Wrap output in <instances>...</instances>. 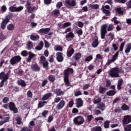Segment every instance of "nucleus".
I'll use <instances>...</instances> for the list:
<instances>
[{"mask_svg":"<svg viewBox=\"0 0 131 131\" xmlns=\"http://www.w3.org/2000/svg\"><path fill=\"white\" fill-rule=\"evenodd\" d=\"M73 73V69H68L64 71V81L66 86H71L70 82L69 81V74Z\"/></svg>","mask_w":131,"mask_h":131,"instance_id":"f257e3e1","label":"nucleus"},{"mask_svg":"<svg viewBox=\"0 0 131 131\" xmlns=\"http://www.w3.org/2000/svg\"><path fill=\"white\" fill-rule=\"evenodd\" d=\"M108 75L111 77H119V70L117 68H114L110 70Z\"/></svg>","mask_w":131,"mask_h":131,"instance_id":"f03ea898","label":"nucleus"},{"mask_svg":"<svg viewBox=\"0 0 131 131\" xmlns=\"http://www.w3.org/2000/svg\"><path fill=\"white\" fill-rule=\"evenodd\" d=\"M74 123L77 125H81L84 122V119L81 116H78L73 119Z\"/></svg>","mask_w":131,"mask_h":131,"instance_id":"7ed1b4c3","label":"nucleus"},{"mask_svg":"<svg viewBox=\"0 0 131 131\" xmlns=\"http://www.w3.org/2000/svg\"><path fill=\"white\" fill-rule=\"evenodd\" d=\"M39 62L40 64H42L43 68L48 69L49 63L48 62V61H47V60L46 59V57H45L44 56H40Z\"/></svg>","mask_w":131,"mask_h":131,"instance_id":"20e7f679","label":"nucleus"},{"mask_svg":"<svg viewBox=\"0 0 131 131\" xmlns=\"http://www.w3.org/2000/svg\"><path fill=\"white\" fill-rule=\"evenodd\" d=\"M21 57L19 55L13 57L10 60L11 65H15L21 61Z\"/></svg>","mask_w":131,"mask_h":131,"instance_id":"39448f33","label":"nucleus"},{"mask_svg":"<svg viewBox=\"0 0 131 131\" xmlns=\"http://www.w3.org/2000/svg\"><path fill=\"white\" fill-rule=\"evenodd\" d=\"M107 24L103 25L101 29V37L102 39L105 38V35L107 33Z\"/></svg>","mask_w":131,"mask_h":131,"instance_id":"423d86ee","label":"nucleus"},{"mask_svg":"<svg viewBox=\"0 0 131 131\" xmlns=\"http://www.w3.org/2000/svg\"><path fill=\"white\" fill-rule=\"evenodd\" d=\"M110 6L109 5H103L101 8L102 12L106 14V16H110Z\"/></svg>","mask_w":131,"mask_h":131,"instance_id":"0eeeda50","label":"nucleus"},{"mask_svg":"<svg viewBox=\"0 0 131 131\" xmlns=\"http://www.w3.org/2000/svg\"><path fill=\"white\" fill-rule=\"evenodd\" d=\"M23 9H24V7L23 6H19L18 7L11 6L9 8V11L10 12H21Z\"/></svg>","mask_w":131,"mask_h":131,"instance_id":"6e6552de","label":"nucleus"},{"mask_svg":"<svg viewBox=\"0 0 131 131\" xmlns=\"http://www.w3.org/2000/svg\"><path fill=\"white\" fill-rule=\"evenodd\" d=\"M8 22H10V18L8 16H6L5 19H4L1 24V28L3 30H5L6 29V26H7V24Z\"/></svg>","mask_w":131,"mask_h":131,"instance_id":"1a4fd4ad","label":"nucleus"},{"mask_svg":"<svg viewBox=\"0 0 131 131\" xmlns=\"http://www.w3.org/2000/svg\"><path fill=\"white\" fill-rule=\"evenodd\" d=\"M131 122V117L129 115H126L124 116V118L122 120L123 124H128V123H130Z\"/></svg>","mask_w":131,"mask_h":131,"instance_id":"9d476101","label":"nucleus"},{"mask_svg":"<svg viewBox=\"0 0 131 131\" xmlns=\"http://www.w3.org/2000/svg\"><path fill=\"white\" fill-rule=\"evenodd\" d=\"M65 101L61 100L56 105L57 110H61V109H63L64 106H65Z\"/></svg>","mask_w":131,"mask_h":131,"instance_id":"9b49d317","label":"nucleus"},{"mask_svg":"<svg viewBox=\"0 0 131 131\" xmlns=\"http://www.w3.org/2000/svg\"><path fill=\"white\" fill-rule=\"evenodd\" d=\"M56 59L58 62H63L64 58L63 57V54L61 52H57L56 54Z\"/></svg>","mask_w":131,"mask_h":131,"instance_id":"f8f14e48","label":"nucleus"},{"mask_svg":"<svg viewBox=\"0 0 131 131\" xmlns=\"http://www.w3.org/2000/svg\"><path fill=\"white\" fill-rule=\"evenodd\" d=\"M9 106L10 110L11 111H13L14 113H17L18 112V110L16 108V106H15V104L13 102H10L9 103Z\"/></svg>","mask_w":131,"mask_h":131,"instance_id":"ddd939ff","label":"nucleus"},{"mask_svg":"<svg viewBox=\"0 0 131 131\" xmlns=\"http://www.w3.org/2000/svg\"><path fill=\"white\" fill-rule=\"evenodd\" d=\"M9 79V74H5V72H2L0 73V79H2L3 81L5 80H7V79Z\"/></svg>","mask_w":131,"mask_h":131,"instance_id":"4468645a","label":"nucleus"},{"mask_svg":"<svg viewBox=\"0 0 131 131\" xmlns=\"http://www.w3.org/2000/svg\"><path fill=\"white\" fill-rule=\"evenodd\" d=\"M73 54H74V49L71 47H69L67 52V56L70 58Z\"/></svg>","mask_w":131,"mask_h":131,"instance_id":"2eb2a0df","label":"nucleus"},{"mask_svg":"<svg viewBox=\"0 0 131 131\" xmlns=\"http://www.w3.org/2000/svg\"><path fill=\"white\" fill-rule=\"evenodd\" d=\"M98 46H99V40H98V37H97V36H95L94 37V40L92 43V47L93 48H97Z\"/></svg>","mask_w":131,"mask_h":131,"instance_id":"dca6fc26","label":"nucleus"},{"mask_svg":"<svg viewBox=\"0 0 131 131\" xmlns=\"http://www.w3.org/2000/svg\"><path fill=\"white\" fill-rule=\"evenodd\" d=\"M83 106V101L81 100V98H78L76 99V107L77 108H80Z\"/></svg>","mask_w":131,"mask_h":131,"instance_id":"f3484780","label":"nucleus"},{"mask_svg":"<svg viewBox=\"0 0 131 131\" xmlns=\"http://www.w3.org/2000/svg\"><path fill=\"white\" fill-rule=\"evenodd\" d=\"M66 4L70 7H74L76 5L75 1L74 0H66Z\"/></svg>","mask_w":131,"mask_h":131,"instance_id":"a211bd4d","label":"nucleus"},{"mask_svg":"<svg viewBox=\"0 0 131 131\" xmlns=\"http://www.w3.org/2000/svg\"><path fill=\"white\" fill-rule=\"evenodd\" d=\"M73 57L74 59H75V61H79V60L80 59V58H81V53H75Z\"/></svg>","mask_w":131,"mask_h":131,"instance_id":"6ab92c4d","label":"nucleus"},{"mask_svg":"<svg viewBox=\"0 0 131 131\" xmlns=\"http://www.w3.org/2000/svg\"><path fill=\"white\" fill-rule=\"evenodd\" d=\"M50 28H42L40 29L39 32L40 33H43L44 34H48L49 32H50Z\"/></svg>","mask_w":131,"mask_h":131,"instance_id":"aec40b11","label":"nucleus"},{"mask_svg":"<svg viewBox=\"0 0 131 131\" xmlns=\"http://www.w3.org/2000/svg\"><path fill=\"white\" fill-rule=\"evenodd\" d=\"M35 57V54H33L32 52L29 53V56L28 58L27 59V61L28 62H31V60H32L33 58H34Z\"/></svg>","mask_w":131,"mask_h":131,"instance_id":"412c9836","label":"nucleus"},{"mask_svg":"<svg viewBox=\"0 0 131 131\" xmlns=\"http://www.w3.org/2000/svg\"><path fill=\"white\" fill-rule=\"evenodd\" d=\"M130 51H131V43H128L126 45L125 53L126 54H127V53H129V52H130Z\"/></svg>","mask_w":131,"mask_h":131,"instance_id":"4be33fe9","label":"nucleus"},{"mask_svg":"<svg viewBox=\"0 0 131 131\" xmlns=\"http://www.w3.org/2000/svg\"><path fill=\"white\" fill-rule=\"evenodd\" d=\"M98 106L97 107V109H100L102 111H104L105 110V108H106V105H105V103H100L98 105Z\"/></svg>","mask_w":131,"mask_h":131,"instance_id":"5701e85b","label":"nucleus"},{"mask_svg":"<svg viewBox=\"0 0 131 131\" xmlns=\"http://www.w3.org/2000/svg\"><path fill=\"white\" fill-rule=\"evenodd\" d=\"M7 29L9 31H13L14 29H15V25L13 24H10L7 25Z\"/></svg>","mask_w":131,"mask_h":131,"instance_id":"b1692460","label":"nucleus"},{"mask_svg":"<svg viewBox=\"0 0 131 131\" xmlns=\"http://www.w3.org/2000/svg\"><path fill=\"white\" fill-rule=\"evenodd\" d=\"M55 93L57 96H62L64 95V92L61 91V89H57L55 90Z\"/></svg>","mask_w":131,"mask_h":131,"instance_id":"393cba45","label":"nucleus"},{"mask_svg":"<svg viewBox=\"0 0 131 131\" xmlns=\"http://www.w3.org/2000/svg\"><path fill=\"white\" fill-rule=\"evenodd\" d=\"M94 104H98V103H100L102 100L101 98L98 97V96H96L94 99H93Z\"/></svg>","mask_w":131,"mask_h":131,"instance_id":"a878e982","label":"nucleus"},{"mask_svg":"<svg viewBox=\"0 0 131 131\" xmlns=\"http://www.w3.org/2000/svg\"><path fill=\"white\" fill-rule=\"evenodd\" d=\"M30 39L31 40H34V41L36 40H38L39 39V36L38 35H31Z\"/></svg>","mask_w":131,"mask_h":131,"instance_id":"bb28decb","label":"nucleus"},{"mask_svg":"<svg viewBox=\"0 0 131 131\" xmlns=\"http://www.w3.org/2000/svg\"><path fill=\"white\" fill-rule=\"evenodd\" d=\"M52 96V93H48L45 94L42 98V101H46V100H48L50 97Z\"/></svg>","mask_w":131,"mask_h":131,"instance_id":"cd10ccee","label":"nucleus"},{"mask_svg":"<svg viewBox=\"0 0 131 131\" xmlns=\"http://www.w3.org/2000/svg\"><path fill=\"white\" fill-rule=\"evenodd\" d=\"M17 83L19 85H21V86H26V83H25V81L23 80H18L17 81Z\"/></svg>","mask_w":131,"mask_h":131,"instance_id":"c85d7f7f","label":"nucleus"},{"mask_svg":"<svg viewBox=\"0 0 131 131\" xmlns=\"http://www.w3.org/2000/svg\"><path fill=\"white\" fill-rule=\"evenodd\" d=\"M107 38L112 41L113 39H114V34L113 33H110L108 34L107 35Z\"/></svg>","mask_w":131,"mask_h":131,"instance_id":"c756f323","label":"nucleus"},{"mask_svg":"<svg viewBox=\"0 0 131 131\" xmlns=\"http://www.w3.org/2000/svg\"><path fill=\"white\" fill-rule=\"evenodd\" d=\"M115 94H116V91H115V90H110L106 93V95L110 96H114Z\"/></svg>","mask_w":131,"mask_h":131,"instance_id":"7c9ffc66","label":"nucleus"},{"mask_svg":"<svg viewBox=\"0 0 131 131\" xmlns=\"http://www.w3.org/2000/svg\"><path fill=\"white\" fill-rule=\"evenodd\" d=\"M118 55H119V52H117L115 55H113L112 57V60L114 61L115 62L116 60H117V57H118Z\"/></svg>","mask_w":131,"mask_h":131,"instance_id":"2f4dec72","label":"nucleus"},{"mask_svg":"<svg viewBox=\"0 0 131 131\" xmlns=\"http://www.w3.org/2000/svg\"><path fill=\"white\" fill-rule=\"evenodd\" d=\"M73 38L74 37V34L72 32H69L68 34L66 35V38L68 39V38Z\"/></svg>","mask_w":131,"mask_h":131,"instance_id":"473e14b6","label":"nucleus"},{"mask_svg":"<svg viewBox=\"0 0 131 131\" xmlns=\"http://www.w3.org/2000/svg\"><path fill=\"white\" fill-rule=\"evenodd\" d=\"M106 91L107 89L106 88H103L102 86L99 87V93H100V94H105Z\"/></svg>","mask_w":131,"mask_h":131,"instance_id":"72a5a7b5","label":"nucleus"},{"mask_svg":"<svg viewBox=\"0 0 131 131\" xmlns=\"http://www.w3.org/2000/svg\"><path fill=\"white\" fill-rule=\"evenodd\" d=\"M31 68L34 71H37L39 70V68H38L37 64H33L31 66Z\"/></svg>","mask_w":131,"mask_h":131,"instance_id":"f704fd0d","label":"nucleus"},{"mask_svg":"<svg viewBox=\"0 0 131 131\" xmlns=\"http://www.w3.org/2000/svg\"><path fill=\"white\" fill-rule=\"evenodd\" d=\"M52 13L54 16H58L60 15V10L55 9L53 11Z\"/></svg>","mask_w":131,"mask_h":131,"instance_id":"c9c22d12","label":"nucleus"},{"mask_svg":"<svg viewBox=\"0 0 131 131\" xmlns=\"http://www.w3.org/2000/svg\"><path fill=\"white\" fill-rule=\"evenodd\" d=\"M121 109L122 110H123V111H126L129 109V107H128L126 104H124L122 105Z\"/></svg>","mask_w":131,"mask_h":131,"instance_id":"e433bc0d","label":"nucleus"},{"mask_svg":"<svg viewBox=\"0 0 131 131\" xmlns=\"http://www.w3.org/2000/svg\"><path fill=\"white\" fill-rule=\"evenodd\" d=\"M54 50L55 51H63V48H62V47L59 45H56L54 47Z\"/></svg>","mask_w":131,"mask_h":131,"instance_id":"4c0bfd02","label":"nucleus"},{"mask_svg":"<svg viewBox=\"0 0 131 131\" xmlns=\"http://www.w3.org/2000/svg\"><path fill=\"white\" fill-rule=\"evenodd\" d=\"M93 119H94V116H93V115H90L87 116L86 120H87V121H88V122L92 121V120H93Z\"/></svg>","mask_w":131,"mask_h":131,"instance_id":"58836bf2","label":"nucleus"},{"mask_svg":"<svg viewBox=\"0 0 131 131\" xmlns=\"http://www.w3.org/2000/svg\"><path fill=\"white\" fill-rule=\"evenodd\" d=\"M45 104H47V101H39L38 106L39 108H42L43 106H45Z\"/></svg>","mask_w":131,"mask_h":131,"instance_id":"ea45409f","label":"nucleus"},{"mask_svg":"<svg viewBox=\"0 0 131 131\" xmlns=\"http://www.w3.org/2000/svg\"><path fill=\"white\" fill-rule=\"evenodd\" d=\"M32 48V42L31 41H29L27 44L26 49L27 50H30Z\"/></svg>","mask_w":131,"mask_h":131,"instance_id":"a19ab883","label":"nucleus"},{"mask_svg":"<svg viewBox=\"0 0 131 131\" xmlns=\"http://www.w3.org/2000/svg\"><path fill=\"white\" fill-rule=\"evenodd\" d=\"M90 6L92 9H99V5L98 4H91Z\"/></svg>","mask_w":131,"mask_h":131,"instance_id":"79ce46f5","label":"nucleus"},{"mask_svg":"<svg viewBox=\"0 0 131 131\" xmlns=\"http://www.w3.org/2000/svg\"><path fill=\"white\" fill-rule=\"evenodd\" d=\"M30 3L29 2H27V9H28V12H29L30 13L31 12V11H32V8H31V7H30Z\"/></svg>","mask_w":131,"mask_h":131,"instance_id":"37998d69","label":"nucleus"},{"mask_svg":"<svg viewBox=\"0 0 131 131\" xmlns=\"http://www.w3.org/2000/svg\"><path fill=\"white\" fill-rule=\"evenodd\" d=\"M92 131H102V128L100 126L93 127L92 129Z\"/></svg>","mask_w":131,"mask_h":131,"instance_id":"c03bdc74","label":"nucleus"},{"mask_svg":"<svg viewBox=\"0 0 131 131\" xmlns=\"http://www.w3.org/2000/svg\"><path fill=\"white\" fill-rule=\"evenodd\" d=\"M70 25H71V23H70L69 22L66 23L63 25H62V28L63 29H65V28H66V27H68L69 26H70Z\"/></svg>","mask_w":131,"mask_h":131,"instance_id":"a18cd8bd","label":"nucleus"},{"mask_svg":"<svg viewBox=\"0 0 131 131\" xmlns=\"http://www.w3.org/2000/svg\"><path fill=\"white\" fill-rule=\"evenodd\" d=\"M109 123H110V121H106L104 124V128H108L109 127Z\"/></svg>","mask_w":131,"mask_h":131,"instance_id":"49530a36","label":"nucleus"},{"mask_svg":"<svg viewBox=\"0 0 131 131\" xmlns=\"http://www.w3.org/2000/svg\"><path fill=\"white\" fill-rule=\"evenodd\" d=\"M49 80H50V81H52L53 82L55 81V80H56V78H55L54 76L50 75L49 76Z\"/></svg>","mask_w":131,"mask_h":131,"instance_id":"de8ad7c7","label":"nucleus"},{"mask_svg":"<svg viewBox=\"0 0 131 131\" xmlns=\"http://www.w3.org/2000/svg\"><path fill=\"white\" fill-rule=\"evenodd\" d=\"M92 60H93V56L90 55L85 58V62H90Z\"/></svg>","mask_w":131,"mask_h":131,"instance_id":"09e8293b","label":"nucleus"},{"mask_svg":"<svg viewBox=\"0 0 131 131\" xmlns=\"http://www.w3.org/2000/svg\"><path fill=\"white\" fill-rule=\"evenodd\" d=\"M125 131H131V124L127 125L125 128H124Z\"/></svg>","mask_w":131,"mask_h":131,"instance_id":"8fccbe9b","label":"nucleus"},{"mask_svg":"<svg viewBox=\"0 0 131 131\" xmlns=\"http://www.w3.org/2000/svg\"><path fill=\"white\" fill-rule=\"evenodd\" d=\"M15 119L17 121V124H21L22 121H21V118L20 117H16Z\"/></svg>","mask_w":131,"mask_h":131,"instance_id":"3c124183","label":"nucleus"},{"mask_svg":"<svg viewBox=\"0 0 131 131\" xmlns=\"http://www.w3.org/2000/svg\"><path fill=\"white\" fill-rule=\"evenodd\" d=\"M53 120H54V117H53V116H50L48 118L47 122H49V123H50L52 122V121H53Z\"/></svg>","mask_w":131,"mask_h":131,"instance_id":"603ef678","label":"nucleus"},{"mask_svg":"<svg viewBox=\"0 0 131 131\" xmlns=\"http://www.w3.org/2000/svg\"><path fill=\"white\" fill-rule=\"evenodd\" d=\"M82 93L79 91H76L74 94L75 97H78V96H81Z\"/></svg>","mask_w":131,"mask_h":131,"instance_id":"864d4df0","label":"nucleus"},{"mask_svg":"<svg viewBox=\"0 0 131 131\" xmlns=\"http://www.w3.org/2000/svg\"><path fill=\"white\" fill-rule=\"evenodd\" d=\"M27 95L28 98H32V92H31V91H28L27 92Z\"/></svg>","mask_w":131,"mask_h":131,"instance_id":"5fc2aeb1","label":"nucleus"},{"mask_svg":"<svg viewBox=\"0 0 131 131\" xmlns=\"http://www.w3.org/2000/svg\"><path fill=\"white\" fill-rule=\"evenodd\" d=\"M21 56H23V57H27V56H28V53L27 52V51L25 50L21 52Z\"/></svg>","mask_w":131,"mask_h":131,"instance_id":"6e6d98bb","label":"nucleus"},{"mask_svg":"<svg viewBox=\"0 0 131 131\" xmlns=\"http://www.w3.org/2000/svg\"><path fill=\"white\" fill-rule=\"evenodd\" d=\"M124 45H125V43L124 42H122L120 45V52H122V51H123V48H124Z\"/></svg>","mask_w":131,"mask_h":131,"instance_id":"4d7b16f0","label":"nucleus"},{"mask_svg":"<svg viewBox=\"0 0 131 131\" xmlns=\"http://www.w3.org/2000/svg\"><path fill=\"white\" fill-rule=\"evenodd\" d=\"M113 25H109L107 27V31H112V30H113Z\"/></svg>","mask_w":131,"mask_h":131,"instance_id":"13d9d810","label":"nucleus"},{"mask_svg":"<svg viewBox=\"0 0 131 131\" xmlns=\"http://www.w3.org/2000/svg\"><path fill=\"white\" fill-rule=\"evenodd\" d=\"M117 17H114L113 19H112V21H113L115 24H118L119 23V21L117 20Z\"/></svg>","mask_w":131,"mask_h":131,"instance_id":"bf43d9fd","label":"nucleus"},{"mask_svg":"<svg viewBox=\"0 0 131 131\" xmlns=\"http://www.w3.org/2000/svg\"><path fill=\"white\" fill-rule=\"evenodd\" d=\"M90 84H85L83 86V90L84 91H85V90H88V89H89V88H90Z\"/></svg>","mask_w":131,"mask_h":131,"instance_id":"052dcab7","label":"nucleus"},{"mask_svg":"<svg viewBox=\"0 0 131 131\" xmlns=\"http://www.w3.org/2000/svg\"><path fill=\"white\" fill-rule=\"evenodd\" d=\"M1 10L3 12V13H5V12H6V11H7V7H6V6H5V5L2 6L1 7Z\"/></svg>","mask_w":131,"mask_h":131,"instance_id":"680f3d73","label":"nucleus"},{"mask_svg":"<svg viewBox=\"0 0 131 131\" xmlns=\"http://www.w3.org/2000/svg\"><path fill=\"white\" fill-rule=\"evenodd\" d=\"M3 103H8L9 102V97H5L3 99Z\"/></svg>","mask_w":131,"mask_h":131,"instance_id":"e2e57ef3","label":"nucleus"},{"mask_svg":"<svg viewBox=\"0 0 131 131\" xmlns=\"http://www.w3.org/2000/svg\"><path fill=\"white\" fill-rule=\"evenodd\" d=\"M127 9H131V0L126 3Z\"/></svg>","mask_w":131,"mask_h":131,"instance_id":"0e129e2a","label":"nucleus"},{"mask_svg":"<svg viewBox=\"0 0 131 131\" xmlns=\"http://www.w3.org/2000/svg\"><path fill=\"white\" fill-rule=\"evenodd\" d=\"M62 2H58L56 4V8H57V9H60V8L62 7Z\"/></svg>","mask_w":131,"mask_h":131,"instance_id":"69168bd1","label":"nucleus"},{"mask_svg":"<svg viewBox=\"0 0 131 131\" xmlns=\"http://www.w3.org/2000/svg\"><path fill=\"white\" fill-rule=\"evenodd\" d=\"M114 62L112 59H108L107 62L106 63V65H110V64L113 63Z\"/></svg>","mask_w":131,"mask_h":131,"instance_id":"338daca9","label":"nucleus"},{"mask_svg":"<svg viewBox=\"0 0 131 131\" xmlns=\"http://www.w3.org/2000/svg\"><path fill=\"white\" fill-rule=\"evenodd\" d=\"M61 101V98L60 97H57L54 99L55 103H59Z\"/></svg>","mask_w":131,"mask_h":131,"instance_id":"774afa93","label":"nucleus"}]
</instances>
